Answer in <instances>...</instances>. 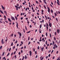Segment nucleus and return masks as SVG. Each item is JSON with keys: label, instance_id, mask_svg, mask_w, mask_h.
<instances>
[{"label": "nucleus", "instance_id": "c9c22d12", "mask_svg": "<svg viewBox=\"0 0 60 60\" xmlns=\"http://www.w3.org/2000/svg\"><path fill=\"white\" fill-rule=\"evenodd\" d=\"M9 55H10V53H8V54L7 55V56H8Z\"/></svg>", "mask_w": 60, "mask_h": 60}, {"label": "nucleus", "instance_id": "c85d7f7f", "mask_svg": "<svg viewBox=\"0 0 60 60\" xmlns=\"http://www.w3.org/2000/svg\"><path fill=\"white\" fill-rule=\"evenodd\" d=\"M45 4H47V3L46 2V1H44Z\"/></svg>", "mask_w": 60, "mask_h": 60}, {"label": "nucleus", "instance_id": "37998d69", "mask_svg": "<svg viewBox=\"0 0 60 60\" xmlns=\"http://www.w3.org/2000/svg\"><path fill=\"white\" fill-rule=\"evenodd\" d=\"M15 7L16 8H18V6H15Z\"/></svg>", "mask_w": 60, "mask_h": 60}, {"label": "nucleus", "instance_id": "6ab92c4d", "mask_svg": "<svg viewBox=\"0 0 60 60\" xmlns=\"http://www.w3.org/2000/svg\"><path fill=\"white\" fill-rule=\"evenodd\" d=\"M30 32H31V31H30L28 32H27V34H28L29 33H30Z\"/></svg>", "mask_w": 60, "mask_h": 60}, {"label": "nucleus", "instance_id": "79ce46f5", "mask_svg": "<svg viewBox=\"0 0 60 60\" xmlns=\"http://www.w3.org/2000/svg\"><path fill=\"white\" fill-rule=\"evenodd\" d=\"M46 26H49V24H48L47 23H46Z\"/></svg>", "mask_w": 60, "mask_h": 60}, {"label": "nucleus", "instance_id": "a211bd4d", "mask_svg": "<svg viewBox=\"0 0 60 60\" xmlns=\"http://www.w3.org/2000/svg\"><path fill=\"white\" fill-rule=\"evenodd\" d=\"M51 12L52 13H53V10H52V9H51Z\"/></svg>", "mask_w": 60, "mask_h": 60}, {"label": "nucleus", "instance_id": "f3484780", "mask_svg": "<svg viewBox=\"0 0 60 60\" xmlns=\"http://www.w3.org/2000/svg\"><path fill=\"white\" fill-rule=\"evenodd\" d=\"M15 18L16 20H17V19H18V18H17V17L16 16H15Z\"/></svg>", "mask_w": 60, "mask_h": 60}, {"label": "nucleus", "instance_id": "49530a36", "mask_svg": "<svg viewBox=\"0 0 60 60\" xmlns=\"http://www.w3.org/2000/svg\"><path fill=\"white\" fill-rule=\"evenodd\" d=\"M16 56H17L16 55H15V59H16V58H17V57H16Z\"/></svg>", "mask_w": 60, "mask_h": 60}, {"label": "nucleus", "instance_id": "4468645a", "mask_svg": "<svg viewBox=\"0 0 60 60\" xmlns=\"http://www.w3.org/2000/svg\"><path fill=\"white\" fill-rule=\"evenodd\" d=\"M54 44H55V41H52V45H54Z\"/></svg>", "mask_w": 60, "mask_h": 60}, {"label": "nucleus", "instance_id": "052dcab7", "mask_svg": "<svg viewBox=\"0 0 60 60\" xmlns=\"http://www.w3.org/2000/svg\"><path fill=\"white\" fill-rule=\"evenodd\" d=\"M44 57H42V58L41 59V60H42L43 59Z\"/></svg>", "mask_w": 60, "mask_h": 60}, {"label": "nucleus", "instance_id": "774afa93", "mask_svg": "<svg viewBox=\"0 0 60 60\" xmlns=\"http://www.w3.org/2000/svg\"><path fill=\"white\" fill-rule=\"evenodd\" d=\"M57 2H58V3H59V0H57Z\"/></svg>", "mask_w": 60, "mask_h": 60}, {"label": "nucleus", "instance_id": "58836bf2", "mask_svg": "<svg viewBox=\"0 0 60 60\" xmlns=\"http://www.w3.org/2000/svg\"><path fill=\"white\" fill-rule=\"evenodd\" d=\"M25 29H26V30H27V28H26V26H25Z\"/></svg>", "mask_w": 60, "mask_h": 60}, {"label": "nucleus", "instance_id": "8fccbe9b", "mask_svg": "<svg viewBox=\"0 0 60 60\" xmlns=\"http://www.w3.org/2000/svg\"><path fill=\"white\" fill-rule=\"evenodd\" d=\"M23 31L24 33H25V29H23Z\"/></svg>", "mask_w": 60, "mask_h": 60}, {"label": "nucleus", "instance_id": "9b49d317", "mask_svg": "<svg viewBox=\"0 0 60 60\" xmlns=\"http://www.w3.org/2000/svg\"><path fill=\"white\" fill-rule=\"evenodd\" d=\"M8 20L9 21H10V22H11V20L10 19L8 18Z\"/></svg>", "mask_w": 60, "mask_h": 60}, {"label": "nucleus", "instance_id": "ddd939ff", "mask_svg": "<svg viewBox=\"0 0 60 60\" xmlns=\"http://www.w3.org/2000/svg\"><path fill=\"white\" fill-rule=\"evenodd\" d=\"M42 26V25H41V24L40 26V28H41V27Z\"/></svg>", "mask_w": 60, "mask_h": 60}, {"label": "nucleus", "instance_id": "0eeeda50", "mask_svg": "<svg viewBox=\"0 0 60 60\" xmlns=\"http://www.w3.org/2000/svg\"><path fill=\"white\" fill-rule=\"evenodd\" d=\"M57 32L58 33V34H59V29L57 30Z\"/></svg>", "mask_w": 60, "mask_h": 60}, {"label": "nucleus", "instance_id": "423d86ee", "mask_svg": "<svg viewBox=\"0 0 60 60\" xmlns=\"http://www.w3.org/2000/svg\"><path fill=\"white\" fill-rule=\"evenodd\" d=\"M29 53L30 54V56H32V51H30L29 52Z\"/></svg>", "mask_w": 60, "mask_h": 60}, {"label": "nucleus", "instance_id": "f704fd0d", "mask_svg": "<svg viewBox=\"0 0 60 60\" xmlns=\"http://www.w3.org/2000/svg\"><path fill=\"white\" fill-rule=\"evenodd\" d=\"M11 48H10L9 50V51H10L11 50Z\"/></svg>", "mask_w": 60, "mask_h": 60}, {"label": "nucleus", "instance_id": "e2e57ef3", "mask_svg": "<svg viewBox=\"0 0 60 60\" xmlns=\"http://www.w3.org/2000/svg\"><path fill=\"white\" fill-rule=\"evenodd\" d=\"M50 52H51V50H50L49 51H48V53H50Z\"/></svg>", "mask_w": 60, "mask_h": 60}, {"label": "nucleus", "instance_id": "2f4dec72", "mask_svg": "<svg viewBox=\"0 0 60 60\" xmlns=\"http://www.w3.org/2000/svg\"><path fill=\"white\" fill-rule=\"evenodd\" d=\"M54 39L55 41H56V38L55 37L54 38Z\"/></svg>", "mask_w": 60, "mask_h": 60}, {"label": "nucleus", "instance_id": "864d4df0", "mask_svg": "<svg viewBox=\"0 0 60 60\" xmlns=\"http://www.w3.org/2000/svg\"><path fill=\"white\" fill-rule=\"evenodd\" d=\"M16 51H15V52H14V55H15V53H16Z\"/></svg>", "mask_w": 60, "mask_h": 60}, {"label": "nucleus", "instance_id": "e433bc0d", "mask_svg": "<svg viewBox=\"0 0 60 60\" xmlns=\"http://www.w3.org/2000/svg\"><path fill=\"white\" fill-rule=\"evenodd\" d=\"M35 55H36L37 54V51H35Z\"/></svg>", "mask_w": 60, "mask_h": 60}, {"label": "nucleus", "instance_id": "dca6fc26", "mask_svg": "<svg viewBox=\"0 0 60 60\" xmlns=\"http://www.w3.org/2000/svg\"><path fill=\"white\" fill-rule=\"evenodd\" d=\"M0 12L1 13H2V14H4V13H3V12L1 10H0Z\"/></svg>", "mask_w": 60, "mask_h": 60}, {"label": "nucleus", "instance_id": "39448f33", "mask_svg": "<svg viewBox=\"0 0 60 60\" xmlns=\"http://www.w3.org/2000/svg\"><path fill=\"white\" fill-rule=\"evenodd\" d=\"M41 50L42 51H43L44 50L43 49H44V48L43 47L42 48L41 47Z\"/></svg>", "mask_w": 60, "mask_h": 60}, {"label": "nucleus", "instance_id": "3c124183", "mask_svg": "<svg viewBox=\"0 0 60 60\" xmlns=\"http://www.w3.org/2000/svg\"><path fill=\"white\" fill-rule=\"evenodd\" d=\"M15 48V46H14L13 47V49H14Z\"/></svg>", "mask_w": 60, "mask_h": 60}, {"label": "nucleus", "instance_id": "a878e982", "mask_svg": "<svg viewBox=\"0 0 60 60\" xmlns=\"http://www.w3.org/2000/svg\"><path fill=\"white\" fill-rule=\"evenodd\" d=\"M45 17L46 18V19H47V17L46 15H45Z\"/></svg>", "mask_w": 60, "mask_h": 60}, {"label": "nucleus", "instance_id": "20e7f679", "mask_svg": "<svg viewBox=\"0 0 60 60\" xmlns=\"http://www.w3.org/2000/svg\"><path fill=\"white\" fill-rule=\"evenodd\" d=\"M3 41H4V39H2L1 41L2 44H4V42Z\"/></svg>", "mask_w": 60, "mask_h": 60}, {"label": "nucleus", "instance_id": "2eb2a0df", "mask_svg": "<svg viewBox=\"0 0 60 60\" xmlns=\"http://www.w3.org/2000/svg\"><path fill=\"white\" fill-rule=\"evenodd\" d=\"M25 58V57L24 56H23V58L22 59V60H24V59Z\"/></svg>", "mask_w": 60, "mask_h": 60}, {"label": "nucleus", "instance_id": "6e6d98bb", "mask_svg": "<svg viewBox=\"0 0 60 60\" xmlns=\"http://www.w3.org/2000/svg\"><path fill=\"white\" fill-rule=\"evenodd\" d=\"M40 48V47H39V46H38V49H39V48Z\"/></svg>", "mask_w": 60, "mask_h": 60}, {"label": "nucleus", "instance_id": "393cba45", "mask_svg": "<svg viewBox=\"0 0 60 60\" xmlns=\"http://www.w3.org/2000/svg\"><path fill=\"white\" fill-rule=\"evenodd\" d=\"M17 42H18V41H16L15 42V43H17Z\"/></svg>", "mask_w": 60, "mask_h": 60}, {"label": "nucleus", "instance_id": "0e129e2a", "mask_svg": "<svg viewBox=\"0 0 60 60\" xmlns=\"http://www.w3.org/2000/svg\"><path fill=\"white\" fill-rule=\"evenodd\" d=\"M23 47H21V49H23Z\"/></svg>", "mask_w": 60, "mask_h": 60}, {"label": "nucleus", "instance_id": "aec40b11", "mask_svg": "<svg viewBox=\"0 0 60 60\" xmlns=\"http://www.w3.org/2000/svg\"><path fill=\"white\" fill-rule=\"evenodd\" d=\"M13 42H12L11 44V46H13Z\"/></svg>", "mask_w": 60, "mask_h": 60}, {"label": "nucleus", "instance_id": "cd10ccee", "mask_svg": "<svg viewBox=\"0 0 60 60\" xmlns=\"http://www.w3.org/2000/svg\"><path fill=\"white\" fill-rule=\"evenodd\" d=\"M19 34V36H22V34H21V33H20Z\"/></svg>", "mask_w": 60, "mask_h": 60}, {"label": "nucleus", "instance_id": "4be33fe9", "mask_svg": "<svg viewBox=\"0 0 60 60\" xmlns=\"http://www.w3.org/2000/svg\"><path fill=\"white\" fill-rule=\"evenodd\" d=\"M2 48V46H1L0 47V49H1Z\"/></svg>", "mask_w": 60, "mask_h": 60}, {"label": "nucleus", "instance_id": "7ed1b4c3", "mask_svg": "<svg viewBox=\"0 0 60 60\" xmlns=\"http://www.w3.org/2000/svg\"><path fill=\"white\" fill-rule=\"evenodd\" d=\"M47 8L48 9V12H49H49H50V9L49 7H47Z\"/></svg>", "mask_w": 60, "mask_h": 60}, {"label": "nucleus", "instance_id": "c756f323", "mask_svg": "<svg viewBox=\"0 0 60 60\" xmlns=\"http://www.w3.org/2000/svg\"><path fill=\"white\" fill-rule=\"evenodd\" d=\"M39 33H41V30L39 29Z\"/></svg>", "mask_w": 60, "mask_h": 60}, {"label": "nucleus", "instance_id": "473e14b6", "mask_svg": "<svg viewBox=\"0 0 60 60\" xmlns=\"http://www.w3.org/2000/svg\"><path fill=\"white\" fill-rule=\"evenodd\" d=\"M55 16L56 17V16L57 15H56V13H55Z\"/></svg>", "mask_w": 60, "mask_h": 60}, {"label": "nucleus", "instance_id": "c03bdc74", "mask_svg": "<svg viewBox=\"0 0 60 60\" xmlns=\"http://www.w3.org/2000/svg\"><path fill=\"white\" fill-rule=\"evenodd\" d=\"M33 50L34 51V52H35V49L34 48H33Z\"/></svg>", "mask_w": 60, "mask_h": 60}, {"label": "nucleus", "instance_id": "5701e85b", "mask_svg": "<svg viewBox=\"0 0 60 60\" xmlns=\"http://www.w3.org/2000/svg\"><path fill=\"white\" fill-rule=\"evenodd\" d=\"M13 36V34H12L11 36H10V37H11V36Z\"/></svg>", "mask_w": 60, "mask_h": 60}, {"label": "nucleus", "instance_id": "69168bd1", "mask_svg": "<svg viewBox=\"0 0 60 60\" xmlns=\"http://www.w3.org/2000/svg\"><path fill=\"white\" fill-rule=\"evenodd\" d=\"M18 34H20V32H18Z\"/></svg>", "mask_w": 60, "mask_h": 60}, {"label": "nucleus", "instance_id": "a18cd8bd", "mask_svg": "<svg viewBox=\"0 0 60 60\" xmlns=\"http://www.w3.org/2000/svg\"><path fill=\"white\" fill-rule=\"evenodd\" d=\"M51 31V29L50 28L49 29V32H50V31Z\"/></svg>", "mask_w": 60, "mask_h": 60}, {"label": "nucleus", "instance_id": "4c0bfd02", "mask_svg": "<svg viewBox=\"0 0 60 60\" xmlns=\"http://www.w3.org/2000/svg\"><path fill=\"white\" fill-rule=\"evenodd\" d=\"M27 8H26L25 9L26 11H27Z\"/></svg>", "mask_w": 60, "mask_h": 60}, {"label": "nucleus", "instance_id": "b1692460", "mask_svg": "<svg viewBox=\"0 0 60 60\" xmlns=\"http://www.w3.org/2000/svg\"><path fill=\"white\" fill-rule=\"evenodd\" d=\"M46 27L47 28V29H49V26H46Z\"/></svg>", "mask_w": 60, "mask_h": 60}, {"label": "nucleus", "instance_id": "603ef678", "mask_svg": "<svg viewBox=\"0 0 60 60\" xmlns=\"http://www.w3.org/2000/svg\"><path fill=\"white\" fill-rule=\"evenodd\" d=\"M60 60V58H58L57 59V60Z\"/></svg>", "mask_w": 60, "mask_h": 60}, {"label": "nucleus", "instance_id": "412c9836", "mask_svg": "<svg viewBox=\"0 0 60 60\" xmlns=\"http://www.w3.org/2000/svg\"><path fill=\"white\" fill-rule=\"evenodd\" d=\"M59 2H57V4L58 5H60V4H59Z\"/></svg>", "mask_w": 60, "mask_h": 60}, {"label": "nucleus", "instance_id": "7c9ffc66", "mask_svg": "<svg viewBox=\"0 0 60 60\" xmlns=\"http://www.w3.org/2000/svg\"><path fill=\"white\" fill-rule=\"evenodd\" d=\"M25 59H26L27 58V57L26 56H25Z\"/></svg>", "mask_w": 60, "mask_h": 60}, {"label": "nucleus", "instance_id": "72a5a7b5", "mask_svg": "<svg viewBox=\"0 0 60 60\" xmlns=\"http://www.w3.org/2000/svg\"><path fill=\"white\" fill-rule=\"evenodd\" d=\"M56 20L57 22L58 21V19H57V18H56Z\"/></svg>", "mask_w": 60, "mask_h": 60}, {"label": "nucleus", "instance_id": "680f3d73", "mask_svg": "<svg viewBox=\"0 0 60 60\" xmlns=\"http://www.w3.org/2000/svg\"><path fill=\"white\" fill-rule=\"evenodd\" d=\"M50 54H49L48 55L49 57H50Z\"/></svg>", "mask_w": 60, "mask_h": 60}, {"label": "nucleus", "instance_id": "9d476101", "mask_svg": "<svg viewBox=\"0 0 60 60\" xmlns=\"http://www.w3.org/2000/svg\"><path fill=\"white\" fill-rule=\"evenodd\" d=\"M1 7L3 9V10H4V9H5V8H4V7L3 5H1Z\"/></svg>", "mask_w": 60, "mask_h": 60}, {"label": "nucleus", "instance_id": "a19ab883", "mask_svg": "<svg viewBox=\"0 0 60 60\" xmlns=\"http://www.w3.org/2000/svg\"><path fill=\"white\" fill-rule=\"evenodd\" d=\"M46 36H48V33H47V32L46 33Z\"/></svg>", "mask_w": 60, "mask_h": 60}, {"label": "nucleus", "instance_id": "13d9d810", "mask_svg": "<svg viewBox=\"0 0 60 60\" xmlns=\"http://www.w3.org/2000/svg\"><path fill=\"white\" fill-rule=\"evenodd\" d=\"M19 46V44H18L17 45V46Z\"/></svg>", "mask_w": 60, "mask_h": 60}, {"label": "nucleus", "instance_id": "09e8293b", "mask_svg": "<svg viewBox=\"0 0 60 60\" xmlns=\"http://www.w3.org/2000/svg\"><path fill=\"white\" fill-rule=\"evenodd\" d=\"M20 54H21V53H20V52H19V55H20Z\"/></svg>", "mask_w": 60, "mask_h": 60}, {"label": "nucleus", "instance_id": "f257e3e1", "mask_svg": "<svg viewBox=\"0 0 60 60\" xmlns=\"http://www.w3.org/2000/svg\"><path fill=\"white\" fill-rule=\"evenodd\" d=\"M57 45H56V44H55L53 45V49H55V48H57Z\"/></svg>", "mask_w": 60, "mask_h": 60}, {"label": "nucleus", "instance_id": "1a4fd4ad", "mask_svg": "<svg viewBox=\"0 0 60 60\" xmlns=\"http://www.w3.org/2000/svg\"><path fill=\"white\" fill-rule=\"evenodd\" d=\"M11 19L12 20H15V18L13 17H11Z\"/></svg>", "mask_w": 60, "mask_h": 60}, {"label": "nucleus", "instance_id": "f03ea898", "mask_svg": "<svg viewBox=\"0 0 60 60\" xmlns=\"http://www.w3.org/2000/svg\"><path fill=\"white\" fill-rule=\"evenodd\" d=\"M49 25L50 27H51V26H52V24H51V23H50V22H49Z\"/></svg>", "mask_w": 60, "mask_h": 60}, {"label": "nucleus", "instance_id": "6e6552de", "mask_svg": "<svg viewBox=\"0 0 60 60\" xmlns=\"http://www.w3.org/2000/svg\"><path fill=\"white\" fill-rule=\"evenodd\" d=\"M16 26L17 28H18V23L16 22Z\"/></svg>", "mask_w": 60, "mask_h": 60}, {"label": "nucleus", "instance_id": "4d7b16f0", "mask_svg": "<svg viewBox=\"0 0 60 60\" xmlns=\"http://www.w3.org/2000/svg\"><path fill=\"white\" fill-rule=\"evenodd\" d=\"M4 12H5V13L6 14H7V12H6V11H4Z\"/></svg>", "mask_w": 60, "mask_h": 60}, {"label": "nucleus", "instance_id": "f8f14e48", "mask_svg": "<svg viewBox=\"0 0 60 60\" xmlns=\"http://www.w3.org/2000/svg\"><path fill=\"white\" fill-rule=\"evenodd\" d=\"M5 52H3L2 53V56H4V53Z\"/></svg>", "mask_w": 60, "mask_h": 60}, {"label": "nucleus", "instance_id": "de8ad7c7", "mask_svg": "<svg viewBox=\"0 0 60 60\" xmlns=\"http://www.w3.org/2000/svg\"><path fill=\"white\" fill-rule=\"evenodd\" d=\"M55 35H56V32H55Z\"/></svg>", "mask_w": 60, "mask_h": 60}, {"label": "nucleus", "instance_id": "5fc2aeb1", "mask_svg": "<svg viewBox=\"0 0 60 60\" xmlns=\"http://www.w3.org/2000/svg\"><path fill=\"white\" fill-rule=\"evenodd\" d=\"M53 51H54V50H52L51 52V53H53Z\"/></svg>", "mask_w": 60, "mask_h": 60}, {"label": "nucleus", "instance_id": "ea45409f", "mask_svg": "<svg viewBox=\"0 0 60 60\" xmlns=\"http://www.w3.org/2000/svg\"><path fill=\"white\" fill-rule=\"evenodd\" d=\"M50 38H51V34H50Z\"/></svg>", "mask_w": 60, "mask_h": 60}, {"label": "nucleus", "instance_id": "338daca9", "mask_svg": "<svg viewBox=\"0 0 60 60\" xmlns=\"http://www.w3.org/2000/svg\"><path fill=\"white\" fill-rule=\"evenodd\" d=\"M42 22L43 23H44V20L43 19L42 20Z\"/></svg>", "mask_w": 60, "mask_h": 60}, {"label": "nucleus", "instance_id": "bb28decb", "mask_svg": "<svg viewBox=\"0 0 60 60\" xmlns=\"http://www.w3.org/2000/svg\"><path fill=\"white\" fill-rule=\"evenodd\" d=\"M47 41H46L45 42V44L46 45H47Z\"/></svg>", "mask_w": 60, "mask_h": 60}, {"label": "nucleus", "instance_id": "bf43d9fd", "mask_svg": "<svg viewBox=\"0 0 60 60\" xmlns=\"http://www.w3.org/2000/svg\"><path fill=\"white\" fill-rule=\"evenodd\" d=\"M46 49H48V47L46 46Z\"/></svg>", "mask_w": 60, "mask_h": 60}]
</instances>
